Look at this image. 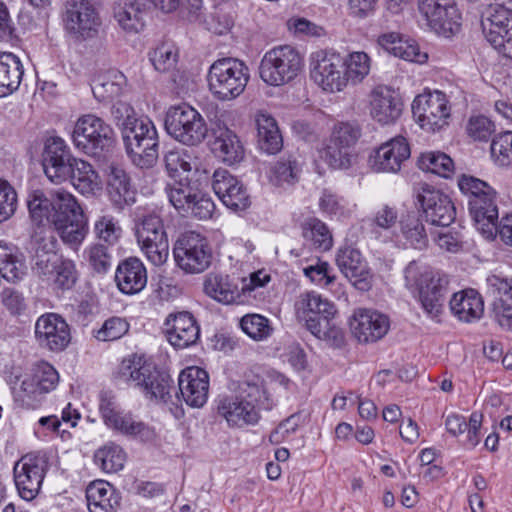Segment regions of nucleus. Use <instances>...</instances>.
<instances>
[{
	"label": "nucleus",
	"instance_id": "30",
	"mask_svg": "<svg viewBox=\"0 0 512 512\" xmlns=\"http://www.w3.org/2000/svg\"><path fill=\"white\" fill-rule=\"evenodd\" d=\"M411 150L407 139L397 136L382 144L375 152L372 167L382 172H397L410 157Z\"/></svg>",
	"mask_w": 512,
	"mask_h": 512
},
{
	"label": "nucleus",
	"instance_id": "1",
	"mask_svg": "<svg viewBox=\"0 0 512 512\" xmlns=\"http://www.w3.org/2000/svg\"><path fill=\"white\" fill-rule=\"evenodd\" d=\"M273 401L268 395L264 382L259 377L243 382L239 393L224 396L217 401V413L230 427L255 425L260 419L259 410H269Z\"/></svg>",
	"mask_w": 512,
	"mask_h": 512
},
{
	"label": "nucleus",
	"instance_id": "60",
	"mask_svg": "<svg viewBox=\"0 0 512 512\" xmlns=\"http://www.w3.org/2000/svg\"><path fill=\"white\" fill-rule=\"evenodd\" d=\"M32 376L40 388V394L53 390L59 381L56 369L48 362H39L33 368Z\"/></svg>",
	"mask_w": 512,
	"mask_h": 512
},
{
	"label": "nucleus",
	"instance_id": "3",
	"mask_svg": "<svg viewBox=\"0 0 512 512\" xmlns=\"http://www.w3.org/2000/svg\"><path fill=\"white\" fill-rule=\"evenodd\" d=\"M119 378L131 381L147 398L168 402L172 396V379L166 372L160 371L143 356L133 354L124 358L118 369Z\"/></svg>",
	"mask_w": 512,
	"mask_h": 512
},
{
	"label": "nucleus",
	"instance_id": "41",
	"mask_svg": "<svg viewBox=\"0 0 512 512\" xmlns=\"http://www.w3.org/2000/svg\"><path fill=\"white\" fill-rule=\"evenodd\" d=\"M259 148L275 154L283 147V138L276 120L269 114L259 113L256 117Z\"/></svg>",
	"mask_w": 512,
	"mask_h": 512
},
{
	"label": "nucleus",
	"instance_id": "53",
	"mask_svg": "<svg viewBox=\"0 0 512 512\" xmlns=\"http://www.w3.org/2000/svg\"><path fill=\"white\" fill-rule=\"evenodd\" d=\"M94 461L104 472L114 473L124 467L126 453L119 445L109 443L95 452Z\"/></svg>",
	"mask_w": 512,
	"mask_h": 512
},
{
	"label": "nucleus",
	"instance_id": "21",
	"mask_svg": "<svg viewBox=\"0 0 512 512\" xmlns=\"http://www.w3.org/2000/svg\"><path fill=\"white\" fill-rule=\"evenodd\" d=\"M74 157L65 141L58 137H50L45 142L42 154V166L46 177L55 184L65 182L74 164Z\"/></svg>",
	"mask_w": 512,
	"mask_h": 512
},
{
	"label": "nucleus",
	"instance_id": "52",
	"mask_svg": "<svg viewBox=\"0 0 512 512\" xmlns=\"http://www.w3.org/2000/svg\"><path fill=\"white\" fill-rule=\"evenodd\" d=\"M420 169L449 178L454 173V162L451 157L440 151L422 153L418 159Z\"/></svg>",
	"mask_w": 512,
	"mask_h": 512
},
{
	"label": "nucleus",
	"instance_id": "56",
	"mask_svg": "<svg viewBox=\"0 0 512 512\" xmlns=\"http://www.w3.org/2000/svg\"><path fill=\"white\" fill-rule=\"evenodd\" d=\"M344 67L347 83H360L369 74L370 58L365 52H353L344 59Z\"/></svg>",
	"mask_w": 512,
	"mask_h": 512
},
{
	"label": "nucleus",
	"instance_id": "32",
	"mask_svg": "<svg viewBox=\"0 0 512 512\" xmlns=\"http://www.w3.org/2000/svg\"><path fill=\"white\" fill-rule=\"evenodd\" d=\"M512 7L490 5L481 14V28L485 39L495 48L511 28Z\"/></svg>",
	"mask_w": 512,
	"mask_h": 512
},
{
	"label": "nucleus",
	"instance_id": "16",
	"mask_svg": "<svg viewBox=\"0 0 512 512\" xmlns=\"http://www.w3.org/2000/svg\"><path fill=\"white\" fill-rule=\"evenodd\" d=\"M63 22L66 31L78 41L94 38L101 25L91 0H67Z\"/></svg>",
	"mask_w": 512,
	"mask_h": 512
},
{
	"label": "nucleus",
	"instance_id": "39",
	"mask_svg": "<svg viewBox=\"0 0 512 512\" xmlns=\"http://www.w3.org/2000/svg\"><path fill=\"white\" fill-rule=\"evenodd\" d=\"M204 292L214 300L231 304L240 301L241 289L228 275L210 274L204 282Z\"/></svg>",
	"mask_w": 512,
	"mask_h": 512
},
{
	"label": "nucleus",
	"instance_id": "48",
	"mask_svg": "<svg viewBox=\"0 0 512 512\" xmlns=\"http://www.w3.org/2000/svg\"><path fill=\"white\" fill-rule=\"evenodd\" d=\"M302 235L315 249L328 251L332 247L333 238L329 228L317 218H308L303 222Z\"/></svg>",
	"mask_w": 512,
	"mask_h": 512
},
{
	"label": "nucleus",
	"instance_id": "20",
	"mask_svg": "<svg viewBox=\"0 0 512 512\" xmlns=\"http://www.w3.org/2000/svg\"><path fill=\"white\" fill-rule=\"evenodd\" d=\"M360 137L358 125L341 122L335 125L329 144L325 148V159L331 167L348 169L351 167L355 155L351 148Z\"/></svg>",
	"mask_w": 512,
	"mask_h": 512
},
{
	"label": "nucleus",
	"instance_id": "17",
	"mask_svg": "<svg viewBox=\"0 0 512 512\" xmlns=\"http://www.w3.org/2000/svg\"><path fill=\"white\" fill-rule=\"evenodd\" d=\"M419 205L427 222L434 226L447 227L456 218V208L451 198L441 190L423 183L415 192Z\"/></svg>",
	"mask_w": 512,
	"mask_h": 512
},
{
	"label": "nucleus",
	"instance_id": "49",
	"mask_svg": "<svg viewBox=\"0 0 512 512\" xmlns=\"http://www.w3.org/2000/svg\"><path fill=\"white\" fill-rule=\"evenodd\" d=\"M170 203L176 210L183 213H189V206L198 193V189L191 185L188 177L175 180V183L169 185L166 189Z\"/></svg>",
	"mask_w": 512,
	"mask_h": 512
},
{
	"label": "nucleus",
	"instance_id": "26",
	"mask_svg": "<svg viewBox=\"0 0 512 512\" xmlns=\"http://www.w3.org/2000/svg\"><path fill=\"white\" fill-rule=\"evenodd\" d=\"M164 326L167 340L176 349L192 346L200 337V327L194 316L187 311L169 314Z\"/></svg>",
	"mask_w": 512,
	"mask_h": 512
},
{
	"label": "nucleus",
	"instance_id": "18",
	"mask_svg": "<svg viewBox=\"0 0 512 512\" xmlns=\"http://www.w3.org/2000/svg\"><path fill=\"white\" fill-rule=\"evenodd\" d=\"M311 79L326 92H340L347 86L344 58L336 53H315L310 70Z\"/></svg>",
	"mask_w": 512,
	"mask_h": 512
},
{
	"label": "nucleus",
	"instance_id": "2",
	"mask_svg": "<svg viewBox=\"0 0 512 512\" xmlns=\"http://www.w3.org/2000/svg\"><path fill=\"white\" fill-rule=\"evenodd\" d=\"M295 307L298 317L305 321L307 330L317 339L335 349L345 345L344 331L333 322L337 311L332 302L311 292L301 294Z\"/></svg>",
	"mask_w": 512,
	"mask_h": 512
},
{
	"label": "nucleus",
	"instance_id": "10",
	"mask_svg": "<svg viewBox=\"0 0 512 512\" xmlns=\"http://www.w3.org/2000/svg\"><path fill=\"white\" fill-rule=\"evenodd\" d=\"M72 140L78 150L90 156H100L113 146L115 134L103 119L87 114L76 121Z\"/></svg>",
	"mask_w": 512,
	"mask_h": 512
},
{
	"label": "nucleus",
	"instance_id": "8",
	"mask_svg": "<svg viewBox=\"0 0 512 512\" xmlns=\"http://www.w3.org/2000/svg\"><path fill=\"white\" fill-rule=\"evenodd\" d=\"M52 225L62 241L77 249L88 233L86 217L76 199L64 190L57 191Z\"/></svg>",
	"mask_w": 512,
	"mask_h": 512
},
{
	"label": "nucleus",
	"instance_id": "13",
	"mask_svg": "<svg viewBox=\"0 0 512 512\" xmlns=\"http://www.w3.org/2000/svg\"><path fill=\"white\" fill-rule=\"evenodd\" d=\"M420 14L436 34L450 38L462 25V13L456 0H418Z\"/></svg>",
	"mask_w": 512,
	"mask_h": 512
},
{
	"label": "nucleus",
	"instance_id": "5",
	"mask_svg": "<svg viewBox=\"0 0 512 512\" xmlns=\"http://www.w3.org/2000/svg\"><path fill=\"white\" fill-rule=\"evenodd\" d=\"M250 74L248 66L236 58L216 60L209 68L207 81L209 91L220 101H230L245 90Z\"/></svg>",
	"mask_w": 512,
	"mask_h": 512
},
{
	"label": "nucleus",
	"instance_id": "12",
	"mask_svg": "<svg viewBox=\"0 0 512 512\" xmlns=\"http://www.w3.org/2000/svg\"><path fill=\"white\" fill-rule=\"evenodd\" d=\"M173 254L177 266L190 274L204 272L210 267L213 259L208 239L195 231L185 232L178 238Z\"/></svg>",
	"mask_w": 512,
	"mask_h": 512
},
{
	"label": "nucleus",
	"instance_id": "42",
	"mask_svg": "<svg viewBox=\"0 0 512 512\" xmlns=\"http://www.w3.org/2000/svg\"><path fill=\"white\" fill-rule=\"evenodd\" d=\"M213 151L228 165L241 162L245 155L239 137L230 129L220 130L213 142Z\"/></svg>",
	"mask_w": 512,
	"mask_h": 512
},
{
	"label": "nucleus",
	"instance_id": "44",
	"mask_svg": "<svg viewBox=\"0 0 512 512\" xmlns=\"http://www.w3.org/2000/svg\"><path fill=\"white\" fill-rule=\"evenodd\" d=\"M400 230L403 238L410 247L418 250L428 246V234L420 211H411L400 220Z\"/></svg>",
	"mask_w": 512,
	"mask_h": 512
},
{
	"label": "nucleus",
	"instance_id": "46",
	"mask_svg": "<svg viewBox=\"0 0 512 512\" xmlns=\"http://www.w3.org/2000/svg\"><path fill=\"white\" fill-rule=\"evenodd\" d=\"M70 170L68 180L81 194H94L99 188L98 175L90 163L76 158Z\"/></svg>",
	"mask_w": 512,
	"mask_h": 512
},
{
	"label": "nucleus",
	"instance_id": "6",
	"mask_svg": "<svg viewBox=\"0 0 512 512\" xmlns=\"http://www.w3.org/2000/svg\"><path fill=\"white\" fill-rule=\"evenodd\" d=\"M122 134L125 149L132 162L140 168L152 167L159 156V138L154 123L139 116Z\"/></svg>",
	"mask_w": 512,
	"mask_h": 512
},
{
	"label": "nucleus",
	"instance_id": "35",
	"mask_svg": "<svg viewBox=\"0 0 512 512\" xmlns=\"http://www.w3.org/2000/svg\"><path fill=\"white\" fill-rule=\"evenodd\" d=\"M86 499L89 512H116L121 497L110 483L98 480L87 486Z\"/></svg>",
	"mask_w": 512,
	"mask_h": 512
},
{
	"label": "nucleus",
	"instance_id": "19",
	"mask_svg": "<svg viewBox=\"0 0 512 512\" xmlns=\"http://www.w3.org/2000/svg\"><path fill=\"white\" fill-rule=\"evenodd\" d=\"M99 411L104 424L122 435L149 439L153 432L142 421L134 419L131 412L120 409L115 399L107 393L100 396Z\"/></svg>",
	"mask_w": 512,
	"mask_h": 512
},
{
	"label": "nucleus",
	"instance_id": "22",
	"mask_svg": "<svg viewBox=\"0 0 512 512\" xmlns=\"http://www.w3.org/2000/svg\"><path fill=\"white\" fill-rule=\"evenodd\" d=\"M35 338L40 347L51 352H61L71 341L70 326L59 314H43L35 323Z\"/></svg>",
	"mask_w": 512,
	"mask_h": 512
},
{
	"label": "nucleus",
	"instance_id": "24",
	"mask_svg": "<svg viewBox=\"0 0 512 512\" xmlns=\"http://www.w3.org/2000/svg\"><path fill=\"white\" fill-rule=\"evenodd\" d=\"M403 111L400 93L387 85H377L370 93V115L382 125L395 123Z\"/></svg>",
	"mask_w": 512,
	"mask_h": 512
},
{
	"label": "nucleus",
	"instance_id": "50",
	"mask_svg": "<svg viewBox=\"0 0 512 512\" xmlns=\"http://www.w3.org/2000/svg\"><path fill=\"white\" fill-rule=\"evenodd\" d=\"M136 238L140 247H147L155 241L159 243V238L168 240L161 218L154 214L145 216L136 226Z\"/></svg>",
	"mask_w": 512,
	"mask_h": 512
},
{
	"label": "nucleus",
	"instance_id": "55",
	"mask_svg": "<svg viewBox=\"0 0 512 512\" xmlns=\"http://www.w3.org/2000/svg\"><path fill=\"white\" fill-rule=\"evenodd\" d=\"M94 233L97 239L103 241L108 246H113L120 239L122 228L119 220L113 215L104 214L96 219Z\"/></svg>",
	"mask_w": 512,
	"mask_h": 512
},
{
	"label": "nucleus",
	"instance_id": "43",
	"mask_svg": "<svg viewBox=\"0 0 512 512\" xmlns=\"http://www.w3.org/2000/svg\"><path fill=\"white\" fill-rule=\"evenodd\" d=\"M114 18L127 33H139L145 26L144 10L137 0H120L114 7Z\"/></svg>",
	"mask_w": 512,
	"mask_h": 512
},
{
	"label": "nucleus",
	"instance_id": "54",
	"mask_svg": "<svg viewBox=\"0 0 512 512\" xmlns=\"http://www.w3.org/2000/svg\"><path fill=\"white\" fill-rule=\"evenodd\" d=\"M240 326L244 333L255 341H263L273 333L270 320L260 314H247L240 320Z\"/></svg>",
	"mask_w": 512,
	"mask_h": 512
},
{
	"label": "nucleus",
	"instance_id": "27",
	"mask_svg": "<svg viewBox=\"0 0 512 512\" xmlns=\"http://www.w3.org/2000/svg\"><path fill=\"white\" fill-rule=\"evenodd\" d=\"M351 331L359 342H376L383 338L389 328V318L378 311L358 309L350 322Z\"/></svg>",
	"mask_w": 512,
	"mask_h": 512
},
{
	"label": "nucleus",
	"instance_id": "7",
	"mask_svg": "<svg viewBox=\"0 0 512 512\" xmlns=\"http://www.w3.org/2000/svg\"><path fill=\"white\" fill-rule=\"evenodd\" d=\"M122 134L125 149L132 162L140 168L152 167L159 156V138L154 123L139 116Z\"/></svg>",
	"mask_w": 512,
	"mask_h": 512
},
{
	"label": "nucleus",
	"instance_id": "14",
	"mask_svg": "<svg viewBox=\"0 0 512 512\" xmlns=\"http://www.w3.org/2000/svg\"><path fill=\"white\" fill-rule=\"evenodd\" d=\"M411 108L415 121L427 132L439 131L448 124L451 108L446 95L441 91L419 94Z\"/></svg>",
	"mask_w": 512,
	"mask_h": 512
},
{
	"label": "nucleus",
	"instance_id": "45",
	"mask_svg": "<svg viewBox=\"0 0 512 512\" xmlns=\"http://www.w3.org/2000/svg\"><path fill=\"white\" fill-rule=\"evenodd\" d=\"M0 271L7 281L15 282L26 273L22 254L19 249L6 242H0Z\"/></svg>",
	"mask_w": 512,
	"mask_h": 512
},
{
	"label": "nucleus",
	"instance_id": "31",
	"mask_svg": "<svg viewBox=\"0 0 512 512\" xmlns=\"http://www.w3.org/2000/svg\"><path fill=\"white\" fill-rule=\"evenodd\" d=\"M106 191L116 209L122 210L136 202V189L131 183L130 176L118 165L111 164L108 167Z\"/></svg>",
	"mask_w": 512,
	"mask_h": 512
},
{
	"label": "nucleus",
	"instance_id": "62",
	"mask_svg": "<svg viewBox=\"0 0 512 512\" xmlns=\"http://www.w3.org/2000/svg\"><path fill=\"white\" fill-rule=\"evenodd\" d=\"M491 155L501 166H507L512 161V132L506 131L497 135L491 143Z\"/></svg>",
	"mask_w": 512,
	"mask_h": 512
},
{
	"label": "nucleus",
	"instance_id": "28",
	"mask_svg": "<svg viewBox=\"0 0 512 512\" xmlns=\"http://www.w3.org/2000/svg\"><path fill=\"white\" fill-rule=\"evenodd\" d=\"M178 388L187 405L200 408L208 399L209 375L200 367H187L179 374Z\"/></svg>",
	"mask_w": 512,
	"mask_h": 512
},
{
	"label": "nucleus",
	"instance_id": "15",
	"mask_svg": "<svg viewBox=\"0 0 512 512\" xmlns=\"http://www.w3.org/2000/svg\"><path fill=\"white\" fill-rule=\"evenodd\" d=\"M48 468V458L41 453H28L15 463L14 481L22 499L31 501L36 498Z\"/></svg>",
	"mask_w": 512,
	"mask_h": 512
},
{
	"label": "nucleus",
	"instance_id": "23",
	"mask_svg": "<svg viewBox=\"0 0 512 512\" xmlns=\"http://www.w3.org/2000/svg\"><path fill=\"white\" fill-rule=\"evenodd\" d=\"M336 264L356 289L363 292L371 289L372 273L358 249L348 245L340 247Z\"/></svg>",
	"mask_w": 512,
	"mask_h": 512
},
{
	"label": "nucleus",
	"instance_id": "57",
	"mask_svg": "<svg viewBox=\"0 0 512 512\" xmlns=\"http://www.w3.org/2000/svg\"><path fill=\"white\" fill-rule=\"evenodd\" d=\"M53 283L57 289L70 290L78 279V272L74 261L62 257L53 271Z\"/></svg>",
	"mask_w": 512,
	"mask_h": 512
},
{
	"label": "nucleus",
	"instance_id": "25",
	"mask_svg": "<svg viewBox=\"0 0 512 512\" xmlns=\"http://www.w3.org/2000/svg\"><path fill=\"white\" fill-rule=\"evenodd\" d=\"M212 188L222 203L233 211L245 210L250 205L245 186L227 170L218 169L214 172Z\"/></svg>",
	"mask_w": 512,
	"mask_h": 512
},
{
	"label": "nucleus",
	"instance_id": "33",
	"mask_svg": "<svg viewBox=\"0 0 512 512\" xmlns=\"http://www.w3.org/2000/svg\"><path fill=\"white\" fill-rule=\"evenodd\" d=\"M115 281L123 294H137L147 284V270L140 259L129 257L118 264L115 272Z\"/></svg>",
	"mask_w": 512,
	"mask_h": 512
},
{
	"label": "nucleus",
	"instance_id": "64",
	"mask_svg": "<svg viewBox=\"0 0 512 512\" xmlns=\"http://www.w3.org/2000/svg\"><path fill=\"white\" fill-rule=\"evenodd\" d=\"M468 135L476 141H488L495 132V124L484 115L471 116L466 127Z\"/></svg>",
	"mask_w": 512,
	"mask_h": 512
},
{
	"label": "nucleus",
	"instance_id": "40",
	"mask_svg": "<svg viewBox=\"0 0 512 512\" xmlns=\"http://www.w3.org/2000/svg\"><path fill=\"white\" fill-rule=\"evenodd\" d=\"M57 192L48 199L43 191L33 190L27 196V207L32 222L39 228L51 227L52 216L55 212Z\"/></svg>",
	"mask_w": 512,
	"mask_h": 512
},
{
	"label": "nucleus",
	"instance_id": "11",
	"mask_svg": "<svg viewBox=\"0 0 512 512\" xmlns=\"http://www.w3.org/2000/svg\"><path fill=\"white\" fill-rule=\"evenodd\" d=\"M165 128L177 141L188 146L201 143L208 132L202 115L187 104L169 108L166 113Z\"/></svg>",
	"mask_w": 512,
	"mask_h": 512
},
{
	"label": "nucleus",
	"instance_id": "61",
	"mask_svg": "<svg viewBox=\"0 0 512 512\" xmlns=\"http://www.w3.org/2000/svg\"><path fill=\"white\" fill-rule=\"evenodd\" d=\"M129 323L121 317H111L104 321L94 336L100 341H114L123 337L129 331Z\"/></svg>",
	"mask_w": 512,
	"mask_h": 512
},
{
	"label": "nucleus",
	"instance_id": "38",
	"mask_svg": "<svg viewBox=\"0 0 512 512\" xmlns=\"http://www.w3.org/2000/svg\"><path fill=\"white\" fill-rule=\"evenodd\" d=\"M24 74L20 59L11 52L0 53V98L19 89Z\"/></svg>",
	"mask_w": 512,
	"mask_h": 512
},
{
	"label": "nucleus",
	"instance_id": "63",
	"mask_svg": "<svg viewBox=\"0 0 512 512\" xmlns=\"http://www.w3.org/2000/svg\"><path fill=\"white\" fill-rule=\"evenodd\" d=\"M332 267L326 261L317 259L315 263L303 268L304 275L314 284L327 287L335 281Z\"/></svg>",
	"mask_w": 512,
	"mask_h": 512
},
{
	"label": "nucleus",
	"instance_id": "37",
	"mask_svg": "<svg viewBox=\"0 0 512 512\" xmlns=\"http://www.w3.org/2000/svg\"><path fill=\"white\" fill-rule=\"evenodd\" d=\"M450 309L460 320L471 322L483 315L484 302L476 290L467 289L453 294Z\"/></svg>",
	"mask_w": 512,
	"mask_h": 512
},
{
	"label": "nucleus",
	"instance_id": "58",
	"mask_svg": "<svg viewBox=\"0 0 512 512\" xmlns=\"http://www.w3.org/2000/svg\"><path fill=\"white\" fill-rule=\"evenodd\" d=\"M165 167L169 175L174 178H183V173H189L191 167V157L186 150H170L164 155Z\"/></svg>",
	"mask_w": 512,
	"mask_h": 512
},
{
	"label": "nucleus",
	"instance_id": "4",
	"mask_svg": "<svg viewBox=\"0 0 512 512\" xmlns=\"http://www.w3.org/2000/svg\"><path fill=\"white\" fill-rule=\"evenodd\" d=\"M406 285L415 287L424 311L432 319L437 318L443 309L448 293V276L429 268L424 270L415 261H411L404 270Z\"/></svg>",
	"mask_w": 512,
	"mask_h": 512
},
{
	"label": "nucleus",
	"instance_id": "34",
	"mask_svg": "<svg viewBox=\"0 0 512 512\" xmlns=\"http://www.w3.org/2000/svg\"><path fill=\"white\" fill-rule=\"evenodd\" d=\"M497 193L482 198H469V211L476 228L486 237L496 235V222L498 221Z\"/></svg>",
	"mask_w": 512,
	"mask_h": 512
},
{
	"label": "nucleus",
	"instance_id": "47",
	"mask_svg": "<svg viewBox=\"0 0 512 512\" xmlns=\"http://www.w3.org/2000/svg\"><path fill=\"white\" fill-rule=\"evenodd\" d=\"M125 83L126 78L121 72L112 71L93 81L92 92L98 101L111 100L122 94Z\"/></svg>",
	"mask_w": 512,
	"mask_h": 512
},
{
	"label": "nucleus",
	"instance_id": "29",
	"mask_svg": "<svg viewBox=\"0 0 512 512\" xmlns=\"http://www.w3.org/2000/svg\"><path fill=\"white\" fill-rule=\"evenodd\" d=\"M489 292L494 295L492 317L507 331H512V305L508 303L512 292V278L491 275L487 278Z\"/></svg>",
	"mask_w": 512,
	"mask_h": 512
},
{
	"label": "nucleus",
	"instance_id": "51",
	"mask_svg": "<svg viewBox=\"0 0 512 512\" xmlns=\"http://www.w3.org/2000/svg\"><path fill=\"white\" fill-rule=\"evenodd\" d=\"M148 56L155 70L167 73L176 68L179 52L173 42L164 41L152 49Z\"/></svg>",
	"mask_w": 512,
	"mask_h": 512
},
{
	"label": "nucleus",
	"instance_id": "36",
	"mask_svg": "<svg viewBox=\"0 0 512 512\" xmlns=\"http://www.w3.org/2000/svg\"><path fill=\"white\" fill-rule=\"evenodd\" d=\"M302 163L297 153H285L271 164L268 178L277 187L292 186L300 179Z\"/></svg>",
	"mask_w": 512,
	"mask_h": 512
},
{
	"label": "nucleus",
	"instance_id": "9",
	"mask_svg": "<svg viewBox=\"0 0 512 512\" xmlns=\"http://www.w3.org/2000/svg\"><path fill=\"white\" fill-rule=\"evenodd\" d=\"M303 68V58L294 47L281 45L267 51L263 56L259 73L270 86H283L294 81Z\"/></svg>",
	"mask_w": 512,
	"mask_h": 512
},
{
	"label": "nucleus",
	"instance_id": "59",
	"mask_svg": "<svg viewBox=\"0 0 512 512\" xmlns=\"http://www.w3.org/2000/svg\"><path fill=\"white\" fill-rule=\"evenodd\" d=\"M85 254L94 272L104 274L111 268L112 255L108 245L94 243L85 250Z\"/></svg>",
	"mask_w": 512,
	"mask_h": 512
}]
</instances>
